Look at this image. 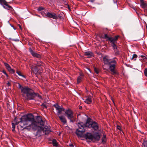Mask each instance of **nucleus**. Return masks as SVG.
<instances>
[{
  "instance_id": "47",
  "label": "nucleus",
  "mask_w": 147,
  "mask_h": 147,
  "mask_svg": "<svg viewBox=\"0 0 147 147\" xmlns=\"http://www.w3.org/2000/svg\"><path fill=\"white\" fill-rule=\"evenodd\" d=\"M20 28H21V26H20Z\"/></svg>"
},
{
  "instance_id": "44",
  "label": "nucleus",
  "mask_w": 147,
  "mask_h": 147,
  "mask_svg": "<svg viewBox=\"0 0 147 147\" xmlns=\"http://www.w3.org/2000/svg\"><path fill=\"white\" fill-rule=\"evenodd\" d=\"M12 130L13 131H15V128H13V129H12Z\"/></svg>"
},
{
  "instance_id": "43",
  "label": "nucleus",
  "mask_w": 147,
  "mask_h": 147,
  "mask_svg": "<svg viewBox=\"0 0 147 147\" xmlns=\"http://www.w3.org/2000/svg\"><path fill=\"white\" fill-rule=\"evenodd\" d=\"M80 76H81L83 77L84 76V75H83V74L82 73V74H80Z\"/></svg>"
},
{
  "instance_id": "20",
  "label": "nucleus",
  "mask_w": 147,
  "mask_h": 147,
  "mask_svg": "<svg viewBox=\"0 0 147 147\" xmlns=\"http://www.w3.org/2000/svg\"><path fill=\"white\" fill-rule=\"evenodd\" d=\"M102 37L103 38L105 39L106 40H109L110 42L111 41V37H109L107 34H105L104 35H102Z\"/></svg>"
},
{
  "instance_id": "15",
  "label": "nucleus",
  "mask_w": 147,
  "mask_h": 147,
  "mask_svg": "<svg viewBox=\"0 0 147 147\" xmlns=\"http://www.w3.org/2000/svg\"><path fill=\"white\" fill-rule=\"evenodd\" d=\"M29 51L33 56L36 57L38 58H40L41 57L40 55L34 52L31 48L29 49Z\"/></svg>"
},
{
  "instance_id": "39",
  "label": "nucleus",
  "mask_w": 147,
  "mask_h": 147,
  "mask_svg": "<svg viewBox=\"0 0 147 147\" xmlns=\"http://www.w3.org/2000/svg\"><path fill=\"white\" fill-rule=\"evenodd\" d=\"M42 106H43V107H44L45 108H47V107L45 104H42Z\"/></svg>"
},
{
  "instance_id": "40",
  "label": "nucleus",
  "mask_w": 147,
  "mask_h": 147,
  "mask_svg": "<svg viewBox=\"0 0 147 147\" xmlns=\"http://www.w3.org/2000/svg\"><path fill=\"white\" fill-rule=\"evenodd\" d=\"M13 41H19L17 39H13Z\"/></svg>"
},
{
  "instance_id": "30",
  "label": "nucleus",
  "mask_w": 147,
  "mask_h": 147,
  "mask_svg": "<svg viewBox=\"0 0 147 147\" xmlns=\"http://www.w3.org/2000/svg\"><path fill=\"white\" fill-rule=\"evenodd\" d=\"M143 144L144 147H147V141H144Z\"/></svg>"
},
{
  "instance_id": "31",
  "label": "nucleus",
  "mask_w": 147,
  "mask_h": 147,
  "mask_svg": "<svg viewBox=\"0 0 147 147\" xmlns=\"http://www.w3.org/2000/svg\"><path fill=\"white\" fill-rule=\"evenodd\" d=\"M94 70L95 71L97 74H98L99 73V71L96 68H94Z\"/></svg>"
},
{
  "instance_id": "8",
  "label": "nucleus",
  "mask_w": 147,
  "mask_h": 147,
  "mask_svg": "<svg viewBox=\"0 0 147 147\" xmlns=\"http://www.w3.org/2000/svg\"><path fill=\"white\" fill-rule=\"evenodd\" d=\"M47 16L50 18H53L54 19H58V16L56 14L54 13H51L47 12L46 14Z\"/></svg>"
},
{
  "instance_id": "13",
  "label": "nucleus",
  "mask_w": 147,
  "mask_h": 147,
  "mask_svg": "<svg viewBox=\"0 0 147 147\" xmlns=\"http://www.w3.org/2000/svg\"><path fill=\"white\" fill-rule=\"evenodd\" d=\"M4 63L6 69L10 72L13 73H14V70L11 69V67L9 64L5 62Z\"/></svg>"
},
{
  "instance_id": "18",
  "label": "nucleus",
  "mask_w": 147,
  "mask_h": 147,
  "mask_svg": "<svg viewBox=\"0 0 147 147\" xmlns=\"http://www.w3.org/2000/svg\"><path fill=\"white\" fill-rule=\"evenodd\" d=\"M92 98L91 96H90L86 97V98L84 102L87 104H90L92 102Z\"/></svg>"
},
{
  "instance_id": "41",
  "label": "nucleus",
  "mask_w": 147,
  "mask_h": 147,
  "mask_svg": "<svg viewBox=\"0 0 147 147\" xmlns=\"http://www.w3.org/2000/svg\"><path fill=\"white\" fill-rule=\"evenodd\" d=\"M69 146L71 147H74V145H73V144H69Z\"/></svg>"
},
{
  "instance_id": "19",
  "label": "nucleus",
  "mask_w": 147,
  "mask_h": 147,
  "mask_svg": "<svg viewBox=\"0 0 147 147\" xmlns=\"http://www.w3.org/2000/svg\"><path fill=\"white\" fill-rule=\"evenodd\" d=\"M93 135V140L94 139L98 141L100 139V136L98 133H95Z\"/></svg>"
},
{
  "instance_id": "6",
  "label": "nucleus",
  "mask_w": 147,
  "mask_h": 147,
  "mask_svg": "<svg viewBox=\"0 0 147 147\" xmlns=\"http://www.w3.org/2000/svg\"><path fill=\"white\" fill-rule=\"evenodd\" d=\"M86 125L89 127H92L94 130L97 131L99 130L98 124L96 122L87 121Z\"/></svg>"
},
{
  "instance_id": "10",
  "label": "nucleus",
  "mask_w": 147,
  "mask_h": 147,
  "mask_svg": "<svg viewBox=\"0 0 147 147\" xmlns=\"http://www.w3.org/2000/svg\"><path fill=\"white\" fill-rule=\"evenodd\" d=\"M111 43V45L112 47L114 50L115 54L116 55H118L119 54V51L117 49V47L115 44V42H110Z\"/></svg>"
},
{
  "instance_id": "16",
  "label": "nucleus",
  "mask_w": 147,
  "mask_h": 147,
  "mask_svg": "<svg viewBox=\"0 0 147 147\" xmlns=\"http://www.w3.org/2000/svg\"><path fill=\"white\" fill-rule=\"evenodd\" d=\"M32 95H32V97H31V100L34 99V98L36 97H38L41 99H42V96L41 95L39 94L38 93H35L33 92Z\"/></svg>"
},
{
  "instance_id": "11",
  "label": "nucleus",
  "mask_w": 147,
  "mask_h": 147,
  "mask_svg": "<svg viewBox=\"0 0 147 147\" xmlns=\"http://www.w3.org/2000/svg\"><path fill=\"white\" fill-rule=\"evenodd\" d=\"M0 3L4 7L7 8V7L10 8L11 7V6H9L5 0H0Z\"/></svg>"
},
{
  "instance_id": "35",
  "label": "nucleus",
  "mask_w": 147,
  "mask_h": 147,
  "mask_svg": "<svg viewBox=\"0 0 147 147\" xmlns=\"http://www.w3.org/2000/svg\"><path fill=\"white\" fill-rule=\"evenodd\" d=\"M117 128L118 129H119L120 131H121L122 132H123V131L121 129V128L120 126L117 125Z\"/></svg>"
},
{
  "instance_id": "21",
  "label": "nucleus",
  "mask_w": 147,
  "mask_h": 147,
  "mask_svg": "<svg viewBox=\"0 0 147 147\" xmlns=\"http://www.w3.org/2000/svg\"><path fill=\"white\" fill-rule=\"evenodd\" d=\"M24 116V115H23ZM23 116H22V117L20 119V122H17L15 120L14 121V122H15V123H12V128H15V125H18L19 123H20H20H21V119L22 118V117ZM20 127H21V128L22 129H23V128H22L21 126L20 125Z\"/></svg>"
},
{
  "instance_id": "37",
  "label": "nucleus",
  "mask_w": 147,
  "mask_h": 147,
  "mask_svg": "<svg viewBox=\"0 0 147 147\" xmlns=\"http://www.w3.org/2000/svg\"><path fill=\"white\" fill-rule=\"evenodd\" d=\"M140 57H141L143 58V59H146V57L144 55H141V56H140Z\"/></svg>"
},
{
  "instance_id": "28",
  "label": "nucleus",
  "mask_w": 147,
  "mask_h": 147,
  "mask_svg": "<svg viewBox=\"0 0 147 147\" xmlns=\"http://www.w3.org/2000/svg\"><path fill=\"white\" fill-rule=\"evenodd\" d=\"M16 73L19 75V76H21L23 78H25V76L22 74L21 72L20 71H17Z\"/></svg>"
},
{
  "instance_id": "32",
  "label": "nucleus",
  "mask_w": 147,
  "mask_h": 147,
  "mask_svg": "<svg viewBox=\"0 0 147 147\" xmlns=\"http://www.w3.org/2000/svg\"><path fill=\"white\" fill-rule=\"evenodd\" d=\"M137 57V55L136 54H133L132 57V59H134V58H136Z\"/></svg>"
},
{
  "instance_id": "33",
  "label": "nucleus",
  "mask_w": 147,
  "mask_h": 147,
  "mask_svg": "<svg viewBox=\"0 0 147 147\" xmlns=\"http://www.w3.org/2000/svg\"><path fill=\"white\" fill-rule=\"evenodd\" d=\"M43 9V8L42 7H40L38 9V11H41Z\"/></svg>"
},
{
  "instance_id": "46",
  "label": "nucleus",
  "mask_w": 147,
  "mask_h": 147,
  "mask_svg": "<svg viewBox=\"0 0 147 147\" xmlns=\"http://www.w3.org/2000/svg\"><path fill=\"white\" fill-rule=\"evenodd\" d=\"M136 60V59H134V60L135 61Z\"/></svg>"
},
{
  "instance_id": "2",
  "label": "nucleus",
  "mask_w": 147,
  "mask_h": 147,
  "mask_svg": "<svg viewBox=\"0 0 147 147\" xmlns=\"http://www.w3.org/2000/svg\"><path fill=\"white\" fill-rule=\"evenodd\" d=\"M18 84V88L21 90L22 96L26 100H31V97L32 96L33 92L32 89L28 86H23L19 83Z\"/></svg>"
},
{
  "instance_id": "17",
  "label": "nucleus",
  "mask_w": 147,
  "mask_h": 147,
  "mask_svg": "<svg viewBox=\"0 0 147 147\" xmlns=\"http://www.w3.org/2000/svg\"><path fill=\"white\" fill-rule=\"evenodd\" d=\"M59 117L60 121L63 125H65L66 123L67 120L64 116L63 115L59 116Z\"/></svg>"
},
{
  "instance_id": "25",
  "label": "nucleus",
  "mask_w": 147,
  "mask_h": 147,
  "mask_svg": "<svg viewBox=\"0 0 147 147\" xmlns=\"http://www.w3.org/2000/svg\"><path fill=\"white\" fill-rule=\"evenodd\" d=\"M52 143L53 144L54 146H57L58 145V142H57L56 140L55 139H53L52 140Z\"/></svg>"
},
{
  "instance_id": "1",
  "label": "nucleus",
  "mask_w": 147,
  "mask_h": 147,
  "mask_svg": "<svg viewBox=\"0 0 147 147\" xmlns=\"http://www.w3.org/2000/svg\"><path fill=\"white\" fill-rule=\"evenodd\" d=\"M21 121L20 125L23 129L29 131L31 129L34 131L38 129L37 135L41 136L42 131L45 134H47L51 132L49 128L47 126H45L43 128L38 125L37 122L34 121L32 115H24L21 119Z\"/></svg>"
},
{
  "instance_id": "24",
  "label": "nucleus",
  "mask_w": 147,
  "mask_h": 147,
  "mask_svg": "<svg viewBox=\"0 0 147 147\" xmlns=\"http://www.w3.org/2000/svg\"><path fill=\"white\" fill-rule=\"evenodd\" d=\"M119 37V36L118 35L116 36L115 38L111 37V42H115L117 40Z\"/></svg>"
},
{
  "instance_id": "14",
  "label": "nucleus",
  "mask_w": 147,
  "mask_h": 147,
  "mask_svg": "<svg viewBox=\"0 0 147 147\" xmlns=\"http://www.w3.org/2000/svg\"><path fill=\"white\" fill-rule=\"evenodd\" d=\"M37 67L35 65V64H34V65H32L31 67L32 71L35 74H36L38 71Z\"/></svg>"
},
{
  "instance_id": "23",
  "label": "nucleus",
  "mask_w": 147,
  "mask_h": 147,
  "mask_svg": "<svg viewBox=\"0 0 147 147\" xmlns=\"http://www.w3.org/2000/svg\"><path fill=\"white\" fill-rule=\"evenodd\" d=\"M84 55L87 56L88 57H90L92 56L93 54L91 52L87 51L85 53Z\"/></svg>"
},
{
  "instance_id": "34",
  "label": "nucleus",
  "mask_w": 147,
  "mask_h": 147,
  "mask_svg": "<svg viewBox=\"0 0 147 147\" xmlns=\"http://www.w3.org/2000/svg\"><path fill=\"white\" fill-rule=\"evenodd\" d=\"M144 73L145 76H147V68L145 69L144 71Z\"/></svg>"
},
{
  "instance_id": "22",
  "label": "nucleus",
  "mask_w": 147,
  "mask_h": 147,
  "mask_svg": "<svg viewBox=\"0 0 147 147\" xmlns=\"http://www.w3.org/2000/svg\"><path fill=\"white\" fill-rule=\"evenodd\" d=\"M37 125L38 123L42 125H43L44 124V122L42 121L40 118H39L38 119V123H37Z\"/></svg>"
},
{
  "instance_id": "29",
  "label": "nucleus",
  "mask_w": 147,
  "mask_h": 147,
  "mask_svg": "<svg viewBox=\"0 0 147 147\" xmlns=\"http://www.w3.org/2000/svg\"><path fill=\"white\" fill-rule=\"evenodd\" d=\"M106 140V136L104 135L102 139V142H105Z\"/></svg>"
},
{
  "instance_id": "27",
  "label": "nucleus",
  "mask_w": 147,
  "mask_h": 147,
  "mask_svg": "<svg viewBox=\"0 0 147 147\" xmlns=\"http://www.w3.org/2000/svg\"><path fill=\"white\" fill-rule=\"evenodd\" d=\"M82 78L80 76H79L78 77L77 79V83H80L82 80Z\"/></svg>"
},
{
  "instance_id": "38",
  "label": "nucleus",
  "mask_w": 147,
  "mask_h": 147,
  "mask_svg": "<svg viewBox=\"0 0 147 147\" xmlns=\"http://www.w3.org/2000/svg\"><path fill=\"white\" fill-rule=\"evenodd\" d=\"M105 65H104L103 66V69L104 70H107V69H106V68H105Z\"/></svg>"
},
{
  "instance_id": "36",
  "label": "nucleus",
  "mask_w": 147,
  "mask_h": 147,
  "mask_svg": "<svg viewBox=\"0 0 147 147\" xmlns=\"http://www.w3.org/2000/svg\"><path fill=\"white\" fill-rule=\"evenodd\" d=\"M2 72L5 75L7 76V74L6 71L5 70H3L2 71Z\"/></svg>"
},
{
  "instance_id": "26",
  "label": "nucleus",
  "mask_w": 147,
  "mask_h": 147,
  "mask_svg": "<svg viewBox=\"0 0 147 147\" xmlns=\"http://www.w3.org/2000/svg\"><path fill=\"white\" fill-rule=\"evenodd\" d=\"M37 67L42 66L43 65V63L41 61L37 62V63L35 64Z\"/></svg>"
},
{
  "instance_id": "45",
  "label": "nucleus",
  "mask_w": 147,
  "mask_h": 147,
  "mask_svg": "<svg viewBox=\"0 0 147 147\" xmlns=\"http://www.w3.org/2000/svg\"><path fill=\"white\" fill-rule=\"evenodd\" d=\"M82 108V107H80V109H81V108Z\"/></svg>"
},
{
  "instance_id": "3",
  "label": "nucleus",
  "mask_w": 147,
  "mask_h": 147,
  "mask_svg": "<svg viewBox=\"0 0 147 147\" xmlns=\"http://www.w3.org/2000/svg\"><path fill=\"white\" fill-rule=\"evenodd\" d=\"M104 63L109 65V68L112 74L115 75L117 74V73L115 70L116 64V61L114 59H109L107 56H106L103 58Z\"/></svg>"
},
{
  "instance_id": "7",
  "label": "nucleus",
  "mask_w": 147,
  "mask_h": 147,
  "mask_svg": "<svg viewBox=\"0 0 147 147\" xmlns=\"http://www.w3.org/2000/svg\"><path fill=\"white\" fill-rule=\"evenodd\" d=\"M57 111L56 114L59 115L61 114L62 111H64L65 109L61 106H59L57 104H55L53 105Z\"/></svg>"
},
{
  "instance_id": "48",
  "label": "nucleus",
  "mask_w": 147,
  "mask_h": 147,
  "mask_svg": "<svg viewBox=\"0 0 147 147\" xmlns=\"http://www.w3.org/2000/svg\"><path fill=\"white\" fill-rule=\"evenodd\" d=\"M112 101H113V102H114V101H113V100H112Z\"/></svg>"
},
{
  "instance_id": "42",
  "label": "nucleus",
  "mask_w": 147,
  "mask_h": 147,
  "mask_svg": "<svg viewBox=\"0 0 147 147\" xmlns=\"http://www.w3.org/2000/svg\"><path fill=\"white\" fill-rule=\"evenodd\" d=\"M7 84L8 86H9L11 84H10V83L9 82H8L7 83Z\"/></svg>"
},
{
  "instance_id": "12",
  "label": "nucleus",
  "mask_w": 147,
  "mask_h": 147,
  "mask_svg": "<svg viewBox=\"0 0 147 147\" xmlns=\"http://www.w3.org/2000/svg\"><path fill=\"white\" fill-rule=\"evenodd\" d=\"M140 6L144 9L147 8V3L144 0H140Z\"/></svg>"
},
{
  "instance_id": "4",
  "label": "nucleus",
  "mask_w": 147,
  "mask_h": 147,
  "mask_svg": "<svg viewBox=\"0 0 147 147\" xmlns=\"http://www.w3.org/2000/svg\"><path fill=\"white\" fill-rule=\"evenodd\" d=\"M78 125L79 128L76 129V134L78 137H82L85 131V125L82 123H78Z\"/></svg>"
},
{
  "instance_id": "5",
  "label": "nucleus",
  "mask_w": 147,
  "mask_h": 147,
  "mask_svg": "<svg viewBox=\"0 0 147 147\" xmlns=\"http://www.w3.org/2000/svg\"><path fill=\"white\" fill-rule=\"evenodd\" d=\"M64 112L68 119L70 120V122H73L74 118L73 111L70 109H65Z\"/></svg>"
},
{
  "instance_id": "9",
  "label": "nucleus",
  "mask_w": 147,
  "mask_h": 147,
  "mask_svg": "<svg viewBox=\"0 0 147 147\" xmlns=\"http://www.w3.org/2000/svg\"><path fill=\"white\" fill-rule=\"evenodd\" d=\"M85 138L86 140H89L91 141L93 140V135L90 133H87L85 135Z\"/></svg>"
}]
</instances>
